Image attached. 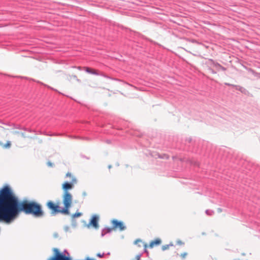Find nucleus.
<instances>
[{"instance_id": "obj_1", "label": "nucleus", "mask_w": 260, "mask_h": 260, "mask_svg": "<svg viewBox=\"0 0 260 260\" xmlns=\"http://www.w3.org/2000/svg\"><path fill=\"white\" fill-rule=\"evenodd\" d=\"M72 201V196L70 192H63L62 196V203L63 207L62 211L66 213L67 215L70 214L69 209L71 207Z\"/></svg>"}, {"instance_id": "obj_2", "label": "nucleus", "mask_w": 260, "mask_h": 260, "mask_svg": "<svg viewBox=\"0 0 260 260\" xmlns=\"http://www.w3.org/2000/svg\"><path fill=\"white\" fill-rule=\"evenodd\" d=\"M46 206L51 210V215L52 216L55 215L58 213L67 215L65 212L62 211V208H61L58 204H55L51 201H48L47 202Z\"/></svg>"}, {"instance_id": "obj_3", "label": "nucleus", "mask_w": 260, "mask_h": 260, "mask_svg": "<svg viewBox=\"0 0 260 260\" xmlns=\"http://www.w3.org/2000/svg\"><path fill=\"white\" fill-rule=\"evenodd\" d=\"M54 254L48 260H72L69 256V253L67 252V256L64 252H60L57 248H54Z\"/></svg>"}, {"instance_id": "obj_4", "label": "nucleus", "mask_w": 260, "mask_h": 260, "mask_svg": "<svg viewBox=\"0 0 260 260\" xmlns=\"http://www.w3.org/2000/svg\"><path fill=\"white\" fill-rule=\"evenodd\" d=\"M112 229H119L120 231H123L126 229V226L124 225L123 222L121 221H118L117 219H113L112 220Z\"/></svg>"}, {"instance_id": "obj_5", "label": "nucleus", "mask_w": 260, "mask_h": 260, "mask_svg": "<svg viewBox=\"0 0 260 260\" xmlns=\"http://www.w3.org/2000/svg\"><path fill=\"white\" fill-rule=\"evenodd\" d=\"M99 216L96 215H94L92 216L91 219H90L88 226L89 225H92L95 229H98L99 228Z\"/></svg>"}, {"instance_id": "obj_6", "label": "nucleus", "mask_w": 260, "mask_h": 260, "mask_svg": "<svg viewBox=\"0 0 260 260\" xmlns=\"http://www.w3.org/2000/svg\"><path fill=\"white\" fill-rule=\"evenodd\" d=\"M209 61L211 62V64L213 65L218 71H219V70H221L223 71L226 70V69L225 67L222 66L217 62H215L212 59H209Z\"/></svg>"}, {"instance_id": "obj_7", "label": "nucleus", "mask_w": 260, "mask_h": 260, "mask_svg": "<svg viewBox=\"0 0 260 260\" xmlns=\"http://www.w3.org/2000/svg\"><path fill=\"white\" fill-rule=\"evenodd\" d=\"M74 186L72 185V183L68 181L65 182L62 184V188L63 190V192H69V190L72 189Z\"/></svg>"}, {"instance_id": "obj_8", "label": "nucleus", "mask_w": 260, "mask_h": 260, "mask_svg": "<svg viewBox=\"0 0 260 260\" xmlns=\"http://www.w3.org/2000/svg\"><path fill=\"white\" fill-rule=\"evenodd\" d=\"M84 68L85 72L89 74L97 76L99 75L98 72L95 70L92 69L89 67H84Z\"/></svg>"}, {"instance_id": "obj_9", "label": "nucleus", "mask_w": 260, "mask_h": 260, "mask_svg": "<svg viewBox=\"0 0 260 260\" xmlns=\"http://www.w3.org/2000/svg\"><path fill=\"white\" fill-rule=\"evenodd\" d=\"M161 243V240L159 239H156L154 241H152L149 244V247L153 248L154 245H158Z\"/></svg>"}, {"instance_id": "obj_10", "label": "nucleus", "mask_w": 260, "mask_h": 260, "mask_svg": "<svg viewBox=\"0 0 260 260\" xmlns=\"http://www.w3.org/2000/svg\"><path fill=\"white\" fill-rule=\"evenodd\" d=\"M112 228H105V229H104L102 231V237L104 236L107 233H110L112 232Z\"/></svg>"}, {"instance_id": "obj_11", "label": "nucleus", "mask_w": 260, "mask_h": 260, "mask_svg": "<svg viewBox=\"0 0 260 260\" xmlns=\"http://www.w3.org/2000/svg\"><path fill=\"white\" fill-rule=\"evenodd\" d=\"M234 87L236 90L240 91L242 93H246V92H247V90L245 88L240 85H235Z\"/></svg>"}, {"instance_id": "obj_12", "label": "nucleus", "mask_w": 260, "mask_h": 260, "mask_svg": "<svg viewBox=\"0 0 260 260\" xmlns=\"http://www.w3.org/2000/svg\"><path fill=\"white\" fill-rule=\"evenodd\" d=\"M173 246V244L172 243H170L169 244L164 245L162 246L161 249L162 251H165L167 249H169L170 246Z\"/></svg>"}, {"instance_id": "obj_13", "label": "nucleus", "mask_w": 260, "mask_h": 260, "mask_svg": "<svg viewBox=\"0 0 260 260\" xmlns=\"http://www.w3.org/2000/svg\"><path fill=\"white\" fill-rule=\"evenodd\" d=\"M81 215H82V213L76 212L75 213L73 214L72 217H73V218H76V217L81 216Z\"/></svg>"}, {"instance_id": "obj_14", "label": "nucleus", "mask_w": 260, "mask_h": 260, "mask_svg": "<svg viewBox=\"0 0 260 260\" xmlns=\"http://www.w3.org/2000/svg\"><path fill=\"white\" fill-rule=\"evenodd\" d=\"M206 213L208 215L211 216L213 214L214 211L213 210L208 209L206 210Z\"/></svg>"}, {"instance_id": "obj_15", "label": "nucleus", "mask_w": 260, "mask_h": 260, "mask_svg": "<svg viewBox=\"0 0 260 260\" xmlns=\"http://www.w3.org/2000/svg\"><path fill=\"white\" fill-rule=\"evenodd\" d=\"M70 182L72 183V185L74 186V184H76L77 182L76 178L74 177H72V181Z\"/></svg>"}, {"instance_id": "obj_16", "label": "nucleus", "mask_w": 260, "mask_h": 260, "mask_svg": "<svg viewBox=\"0 0 260 260\" xmlns=\"http://www.w3.org/2000/svg\"><path fill=\"white\" fill-rule=\"evenodd\" d=\"M142 253H140L139 254H138L137 255H136V256L135 257V260H140V258L142 256Z\"/></svg>"}, {"instance_id": "obj_17", "label": "nucleus", "mask_w": 260, "mask_h": 260, "mask_svg": "<svg viewBox=\"0 0 260 260\" xmlns=\"http://www.w3.org/2000/svg\"><path fill=\"white\" fill-rule=\"evenodd\" d=\"M208 70L210 71V73H211L212 74H216V72L214 70H213L212 68H208Z\"/></svg>"}, {"instance_id": "obj_18", "label": "nucleus", "mask_w": 260, "mask_h": 260, "mask_svg": "<svg viewBox=\"0 0 260 260\" xmlns=\"http://www.w3.org/2000/svg\"><path fill=\"white\" fill-rule=\"evenodd\" d=\"M37 82L40 83H41V84H42V85H44L45 86H46V87H47V88H50V89H52V90H54L53 88L51 87L50 86H48V85H47L44 84H43V83H42V82H39V81H38Z\"/></svg>"}, {"instance_id": "obj_19", "label": "nucleus", "mask_w": 260, "mask_h": 260, "mask_svg": "<svg viewBox=\"0 0 260 260\" xmlns=\"http://www.w3.org/2000/svg\"><path fill=\"white\" fill-rule=\"evenodd\" d=\"M11 145V142L10 141H8L7 143L5 145L4 147L7 148L9 147Z\"/></svg>"}, {"instance_id": "obj_20", "label": "nucleus", "mask_w": 260, "mask_h": 260, "mask_svg": "<svg viewBox=\"0 0 260 260\" xmlns=\"http://www.w3.org/2000/svg\"><path fill=\"white\" fill-rule=\"evenodd\" d=\"M104 255V253H97L96 254V256L100 258H102L103 257V256Z\"/></svg>"}, {"instance_id": "obj_21", "label": "nucleus", "mask_w": 260, "mask_h": 260, "mask_svg": "<svg viewBox=\"0 0 260 260\" xmlns=\"http://www.w3.org/2000/svg\"><path fill=\"white\" fill-rule=\"evenodd\" d=\"M177 243L178 245H184V242H182L181 240H178L177 241Z\"/></svg>"}, {"instance_id": "obj_22", "label": "nucleus", "mask_w": 260, "mask_h": 260, "mask_svg": "<svg viewBox=\"0 0 260 260\" xmlns=\"http://www.w3.org/2000/svg\"><path fill=\"white\" fill-rule=\"evenodd\" d=\"M186 255H187V253L184 252L181 254V256L182 257V258H184L185 257V256H186Z\"/></svg>"}, {"instance_id": "obj_23", "label": "nucleus", "mask_w": 260, "mask_h": 260, "mask_svg": "<svg viewBox=\"0 0 260 260\" xmlns=\"http://www.w3.org/2000/svg\"><path fill=\"white\" fill-rule=\"evenodd\" d=\"M224 84L227 85V86H232V87H234V86H235L234 84H230V83H225Z\"/></svg>"}, {"instance_id": "obj_24", "label": "nucleus", "mask_w": 260, "mask_h": 260, "mask_svg": "<svg viewBox=\"0 0 260 260\" xmlns=\"http://www.w3.org/2000/svg\"><path fill=\"white\" fill-rule=\"evenodd\" d=\"M47 165L48 166H49V167H52L53 166V164L51 162H50V161H48L47 162Z\"/></svg>"}, {"instance_id": "obj_25", "label": "nucleus", "mask_w": 260, "mask_h": 260, "mask_svg": "<svg viewBox=\"0 0 260 260\" xmlns=\"http://www.w3.org/2000/svg\"><path fill=\"white\" fill-rule=\"evenodd\" d=\"M69 230V226H65V227H64V230H65L66 232L68 231V230Z\"/></svg>"}, {"instance_id": "obj_26", "label": "nucleus", "mask_w": 260, "mask_h": 260, "mask_svg": "<svg viewBox=\"0 0 260 260\" xmlns=\"http://www.w3.org/2000/svg\"><path fill=\"white\" fill-rule=\"evenodd\" d=\"M66 176H67V177H68V176H69V177H71V176H72V174H71L70 173L68 172V173L66 174Z\"/></svg>"}, {"instance_id": "obj_27", "label": "nucleus", "mask_w": 260, "mask_h": 260, "mask_svg": "<svg viewBox=\"0 0 260 260\" xmlns=\"http://www.w3.org/2000/svg\"><path fill=\"white\" fill-rule=\"evenodd\" d=\"M53 236H54V237L55 238H57V237H58V234H57V233H54V234Z\"/></svg>"}, {"instance_id": "obj_28", "label": "nucleus", "mask_w": 260, "mask_h": 260, "mask_svg": "<svg viewBox=\"0 0 260 260\" xmlns=\"http://www.w3.org/2000/svg\"><path fill=\"white\" fill-rule=\"evenodd\" d=\"M141 240L138 239L136 241H135V243L137 244V243H138V242H141Z\"/></svg>"}, {"instance_id": "obj_29", "label": "nucleus", "mask_w": 260, "mask_h": 260, "mask_svg": "<svg viewBox=\"0 0 260 260\" xmlns=\"http://www.w3.org/2000/svg\"><path fill=\"white\" fill-rule=\"evenodd\" d=\"M141 240L138 239L136 241H135V243L137 244V243H138V242H141Z\"/></svg>"}, {"instance_id": "obj_30", "label": "nucleus", "mask_w": 260, "mask_h": 260, "mask_svg": "<svg viewBox=\"0 0 260 260\" xmlns=\"http://www.w3.org/2000/svg\"><path fill=\"white\" fill-rule=\"evenodd\" d=\"M82 194L84 197L86 196V192L85 191L82 193Z\"/></svg>"}, {"instance_id": "obj_31", "label": "nucleus", "mask_w": 260, "mask_h": 260, "mask_svg": "<svg viewBox=\"0 0 260 260\" xmlns=\"http://www.w3.org/2000/svg\"><path fill=\"white\" fill-rule=\"evenodd\" d=\"M146 245H145V250H144L145 252H147V250L146 249Z\"/></svg>"}, {"instance_id": "obj_32", "label": "nucleus", "mask_w": 260, "mask_h": 260, "mask_svg": "<svg viewBox=\"0 0 260 260\" xmlns=\"http://www.w3.org/2000/svg\"><path fill=\"white\" fill-rule=\"evenodd\" d=\"M108 168L109 169H110L111 168V165H109Z\"/></svg>"}, {"instance_id": "obj_33", "label": "nucleus", "mask_w": 260, "mask_h": 260, "mask_svg": "<svg viewBox=\"0 0 260 260\" xmlns=\"http://www.w3.org/2000/svg\"><path fill=\"white\" fill-rule=\"evenodd\" d=\"M107 254V255H110V252H108Z\"/></svg>"}, {"instance_id": "obj_34", "label": "nucleus", "mask_w": 260, "mask_h": 260, "mask_svg": "<svg viewBox=\"0 0 260 260\" xmlns=\"http://www.w3.org/2000/svg\"><path fill=\"white\" fill-rule=\"evenodd\" d=\"M66 252H67V250H64V252H64V253H66Z\"/></svg>"}, {"instance_id": "obj_35", "label": "nucleus", "mask_w": 260, "mask_h": 260, "mask_svg": "<svg viewBox=\"0 0 260 260\" xmlns=\"http://www.w3.org/2000/svg\"><path fill=\"white\" fill-rule=\"evenodd\" d=\"M107 142H108V143H110V141L108 140V141H107Z\"/></svg>"}]
</instances>
